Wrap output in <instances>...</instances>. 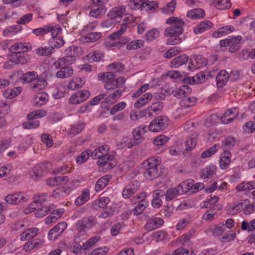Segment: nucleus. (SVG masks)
<instances>
[{"label":"nucleus","instance_id":"cd10ccee","mask_svg":"<svg viewBox=\"0 0 255 255\" xmlns=\"http://www.w3.org/2000/svg\"><path fill=\"white\" fill-rule=\"evenodd\" d=\"M152 95L149 93L144 94L135 102L134 104V107L138 108L144 106L152 99Z\"/></svg>","mask_w":255,"mask_h":255},{"label":"nucleus","instance_id":"7ed1b4c3","mask_svg":"<svg viewBox=\"0 0 255 255\" xmlns=\"http://www.w3.org/2000/svg\"><path fill=\"white\" fill-rule=\"evenodd\" d=\"M168 124L169 120L167 117L159 116L150 123L148 126V129L152 132L160 131L165 129Z\"/></svg>","mask_w":255,"mask_h":255},{"label":"nucleus","instance_id":"4d7b16f0","mask_svg":"<svg viewBox=\"0 0 255 255\" xmlns=\"http://www.w3.org/2000/svg\"><path fill=\"white\" fill-rule=\"evenodd\" d=\"M147 206V202L145 200H140L139 203L133 210L132 212L134 215L141 214Z\"/></svg>","mask_w":255,"mask_h":255},{"label":"nucleus","instance_id":"ddd939ff","mask_svg":"<svg viewBox=\"0 0 255 255\" xmlns=\"http://www.w3.org/2000/svg\"><path fill=\"white\" fill-rule=\"evenodd\" d=\"M191 92V89L187 85H184L172 91V94L177 98H185Z\"/></svg>","mask_w":255,"mask_h":255},{"label":"nucleus","instance_id":"dca6fc26","mask_svg":"<svg viewBox=\"0 0 255 255\" xmlns=\"http://www.w3.org/2000/svg\"><path fill=\"white\" fill-rule=\"evenodd\" d=\"M182 194L186 193L187 194H192L194 193L192 191L193 187V180L188 179L183 181L182 183L178 185Z\"/></svg>","mask_w":255,"mask_h":255},{"label":"nucleus","instance_id":"9d476101","mask_svg":"<svg viewBox=\"0 0 255 255\" xmlns=\"http://www.w3.org/2000/svg\"><path fill=\"white\" fill-rule=\"evenodd\" d=\"M8 59L15 64H25L29 60V57L26 53L10 52L8 55Z\"/></svg>","mask_w":255,"mask_h":255},{"label":"nucleus","instance_id":"c85d7f7f","mask_svg":"<svg viewBox=\"0 0 255 255\" xmlns=\"http://www.w3.org/2000/svg\"><path fill=\"white\" fill-rule=\"evenodd\" d=\"M73 70L71 67L67 66L61 68L56 73V76L58 78H67L72 76L73 74Z\"/></svg>","mask_w":255,"mask_h":255},{"label":"nucleus","instance_id":"f257e3e1","mask_svg":"<svg viewBox=\"0 0 255 255\" xmlns=\"http://www.w3.org/2000/svg\"><path fill=\"white\" fill-rule=\"evenodd\" d=\"M165 23L170 25L164 32V36L168 37L167 44L176 45L181 42L182 39L179 36L183 33L184 21L180 18L172 16L166 19Z\"/></svg>","mask_w":255,"mask_h":255},{"label":"nucleus","instance_id":"f704fd0d","mask_svg":"<svg viewBox=\"0 0 255 255\" xmlns=\"http://www.w3.org/2000/svg\"><path fill=\"white\" fill-rule=\"evenodd\" d=\"M213 24L209 21H206L200 22L194 29V32L195 34L202 33L206 29H208L212 27Z\"/></svg>","mask_w":255,"mask_h":255},{"label":"nucleus","instance_id":"49530a36","mask_svg":"<svg viewBox=\"0 0 255 255\" xmlns=\"http://www.w3.org/2000/svg\"><path fill=\"white\" fill-rule=\"evenodd\" d=\"M163 103L161 102H153L147 109L149 111H152L156 114H158L162 110Z\"/></svg>","mask_w":255,"mask_h":255},{"label":"nucleus","instance_id":"8fccbe9b","mask_svg":"<svg viewBox=\"0 0 255 255\" xmlns=\"http://www.w3.org/2000/svg\"><path fill=\"white\" fill-rule=\"evenodd\" d=\"M38 77L37 74L35 71L27 72L23 74L21 77L22 81L26 83L32 81Z\"/></svg>","mask_w":255,"mask_h":255},{"label":"nucleus","instance_id":"a18cd8bd","mask_svg":"<svg viewBox=\"0 0 255 255\" xmlns=\"http://www.w3.org/2000/svg\"><path fill=\"white\" fill-rule=\"evenodd\" d=\"M143 45V40L141 39L134 40L127 44L126 48L128 50H136L141 47Z\"/></svg>","mask_w":255,"mask_h":255},{"label":"nucleus","instance_id":"774afa93","mask_svg":"<svg viewBox=\"0 0 255 255\" xmlns=\"http://www.w3.org/2000/svg\"><path fill=\"white\" fill-rule=\"evenodd\" d=\"M181 52L180 47H174L170 48L164 54V57L166 58H170Z\"/></svg>","mask_w":255,"mask_h":255},{"label":"nucleus","instance_id":"6e6d98bb","mask_svg":"<svg viewBox=\"0 0 255 255\" xmlns=\"http://www.w3.org/2000/svg\"><path fill=\"white\" fill-rule=\"evenodd\" d=\"M197 135H196L185 141V143L187 151H191L195 148L197 143Z\"/></svg>","mask_w":255,"mask_h":255},{"label":"nucleus","instance_id":"c03bdc74","mask_svg":"<svg viewBox=\"0 0 255 255\" xmlns=\"http://www.w3.org/2000/svg\"><path fill=\"white\" fill-rule=\"evenodd\" d=\"M81 52V48L75 46H71L66 48L64 53L66 55L76 57L78 56Z\"/></svg>","mask_w":255,"mask_h":255},{"label":"nucleus","instance_id":"0e129e2a","mask_svg":"<svg viewBox=\"0 0 255 255\" xmlns=\"http://www.w3.org/2000/svg\"><path fill=\"white\" fill-rule=\"evenodd\" d=\"M23 127L25 129L35 128L39 126V122L37 120H28L22 124Z\"/></svg>","mask_w":255,"mask_h":255},{"label":"nucleus","instance_id":"6e6552de","mask_svg":"<svg viewBox=\"0 0 255 255\" xmlns=\"http://www.w3.org/2000/svg\"><path fill=\"white\" fill-rule=\"evenodd\" d=\"M5 201L7 204L18 205L27 201L26 197L22 193H15L8 194L5 197Z\"/></svg>","mask_w":255,"mask_h":255},{"label":"nucleus","instance_id":"a878e982","mask_svg":"<svg viewBox=\"0 0 255 255\" xmlns=\"http://www.w3.org/2000/svg\"><path fill=\"white\" fill-rule=\"evenodd\" d=\"M38 232V229L36 228H29L23 232L20 235L21 241L29 240L35 237Z\"/></svg>","mask_w":255,"mask_h":255},{"label":"nucleus","instance_id":"09e8293b","mask_svg":"<svg viewBox=\"0 0 255 255\" xmlns=\"http://www.w3.org/2000/svg\"><path fill=\"white\" fill-rule=\"evenodd\" d=\"M77 233L74 237V241L76 244H78L81 241L87 238L86 232L82 230V229L76 227Z\"/></svg>","mask_w":255,"mask_h":255},{"label":"nucleus","instance_id":"b1692460","mask_svg":"<svg viewBox=\"0 0 255 255\" xmlns=\"http://www.w3.org/2000/svg\"><path fill=\"white\" fill-rule=\"evenodd\" d=\"M236 142V139L232 136H228L222 141V148L223 152L229 151L235 145Z\"/></svg>","mask_w":255,"mask_h":255},{"label":"nucleus","instance_id":"412c9836","mask_svg":"<svg viewBox=\"0 0 255 255\" xmlns=\"http://www.w3.org/2000/svg\"><path fill=\"white\" fill-rule=\"evenodd\" d=\"M188 60V56L185 54L180 55L175 57L170 61V66L173 68H178L179 66L186 63Z\"/></svg>","mask_w":255,"mask_h":255},{"label":"nucleus","instance_id":"39448f33","mask_svg":"<svg viewBox=\"0 0 255 255\" xmlns=\"http://www.w3.org/2000/svg\"><path fill=\"white\" fill-rule=\"evenodd\" d=\"M116 77L115 74L113 72H104L100 73L98 75V79L100 81H104L106 84L104 88L107 90H114L115 89L114 79Z\"/></svg>","mask_w":255,"mask_h":255},{"label":"nucleus","instance_id":"a211bd4d","mask_svg":"<svg viewBox=\"0 0 255 255\" xmlns=\"http://www.w3.org/2000/svg\"><path fill=\"white\" fill-rule=\"evenodd\" d=\"M137 182H132L126 186L123 191V196L125 198H128L137 191Z\"/></svg>","mask_w":255,"mask_h":255},{"label":"nucleus","instance_id":"4468645a","mask_svg":"<svg viewBox=\"0 0 255 255\" xmlns=\"http://www.w3.org/2000/svg\"><path fill=\"white\" fill-rule=\"evenodd\" d=\"M247 200H241L235 203L227 210V213L229 215H234L243 209V204L247 203Z\"/></svg>","mask_w":255,"mask_h":255},{"label":"nucleus","instance_id":"c9c22d12","mask_svg":"<svg viewBox=\"0 0 255 255\" xmlns=\"http://www.w3.org/2000/svg\"><path fill=\"white\" fill-rule=\"evenodd\" d=\"M197 103V99L196 98L194 97H190L184 98L182 100H181L180 102V105L181 107L184 108H187L191 107H193Z\"/></svg>","mask_w":255,"mask_h":255},{"label":"nucleus","instance_id":"f03ea898","mask_svg":"<svg viewBox=\"0 0 255 255\" xmlns=\"http://www.w3.org/2000/svg\"><path fill=\"white\" fill-rule=\"evenodd\" d=\"M160 159H154L148 162V167L145 168L144 176L148 180L155 179L161 175V171L160 167Z\"/></svg>","mask_w":255,"mask_h":255},{"label":"nucleus","instance_id":"5fc2aeb1","mask_svg":"<svg viewBox=\"0 0 255 255\" xmlns=\"http://www.w3.org/2000/svg\"><path fill=\"white\" fill-rule=\"evenodd\" d=\"M219 147V144H215L211 147L206 149L201 154L202 158H204L212 156L217 151Z\"/></svg>","mask_w":255,"mask_h":255},{"label":"nucleus","instance_id":"37998d69","mask_svg":"<svg viewBox=\"0 0 255 255\" xmlns=\"http://www.w3.org/2000/svg\"><path fill=\"white\" fill-rule=\"evenodd\" d=\"M123 91L121 90H117L115 91L113 94L109 95L104 100L107 104H111L114 102L117 101L122 95Z\"/></svg>","mask_w":255,"mask_h":255},{"label":"nucleus","instance_id":"de8ad7c7","mask_svg":"<svg viewBox=\"0 0 255 255\" xmlns=\"http://www.w3.org/2000/svg\"><path fill=\"white\" fill-rule=\"evenodd\" d=\"M50 46L54 50V48H59L64 45L65 41L61 36L52 38L50 41Z\"/></svg>","mask_w":255,"mask_h":255},{"label":"nucleus","instance_id":"4be33fe9","mask_svg":"<svg viewBox=\"0 0 255 255\" xmlns=\"http://www.w3.org/2000/svg\"><path fill=\"white\" fill-rule=\"evenodd\" d=\"M215 170L216 167L214 165L205 168L201 171V178L205 181L212 178L216 174Z\"/></svg>","mask_w":255,"mask_h":255},{"label":"nucleus","instance_id":"ea45409f","mask_svg":"<svg viewBox=\"0 0 255 255\" xmlns=\"http://www.w3.org/2000/svg\"><path fill=\"white\" fill-rule=\"evenodd\" d=\"M107 9L105 5H101L96 8L91 9L90 11L89 14L91 16L94 18H98L101 15L105 14L106 12Z\"/></svg>","mask_w":255,"mask_h":255},{"label":"nucleus","instance_id":"052dcab7","mask_svg":"<svg viewBox=\"0 0 255 255\" xmlns=\"http://www.w3.org/2000/svg\"><path fill=\"white\" fill-rule=\"evenodd\" d=\"M127 28L128 24L127 23H123L122 24L120 29L111 34L109 36V38L112 40L115 39L116 38L119 37L120 36L122 35L127 29Z\"/></svg>","mask_w":255,"mask_h":255},{"label":"nucleus","instance_id":"13d9d810","mask_svg":"<svg viewBox=\"0 0 255 255\" xmlns=\"http://www.w3.org/2000/svg\"><path fill=\"white\" fill-rule=\"evenodd\" d=\"M90 150L82 152L76 158V162L79 164L85 163L89 158Z\"/></svg>","mask_w":255,"mask_h":255},{"label":"nucleus","instance_id":"4c0bfd02","mask_svg":"<svg viewBox=\"0 0 255 255\" xmlns=\"http://www.w3.org/2000/svg\"><path fill=\"white\" fill-rule=\"evenodd\" d=\"M214 5L219 9H225L229 8L232 4L230 0H214Z\"/></svg>","mask_w":255,"mask_h":255},{"label":"nucleus","instance_id":"bb28decb","mask_svg":"<svg viewBox=\"0 0 255 255\" xmlns=\"http://www.w3.org/2000/svg\"><path fill=\"white\" fill-rule=\"evenodd\" d=\"M125 7L123 5L116 6L112 8L108 12V16L111 19L121 17L125 11Z\"/></svg>","mask_w":255,"mask_h":255},{"label":"nucleus","instance_id":"e2e57ef3","mask_svg":"<svg viewBox=\"0 0 255 255\" xmlns=\"http://www.w3.org/2000/svg\"><path fill=\"white\" fill-rule=\"evenodd\" d=\"M122 145L128 148H131L134 146L137 145L135 141L132 138H129L128 137H124L122 140Z\"/></svg>","mask_w":255,"mask_h":255},{"label":"nucleus","instance_id":"f8f14e48","mask_svg":"<svg viewBox=\"0 0 255 255\" xmlns=\"http://www.w3.org/2000/svg\"><path fill=\"white\" fill-rule=\"evenodd\" d=\"M238 110L237 108H231L226 111L221 117L222 122L224 124L231 123L237 117Z\"/></svg>","mask_w":255,"mask_h":255},{"label":"nucleus","instance_id":"7c9ffc66","mask_svg":"<svg viewBox=\"0 0 255 255\" xmlns=\"http://www.w3.org/2000/svg\"><path fill=\"white\" fill-rule=\"evenodd\" d=\"M102 36V33L100 32H90L82 37L84 42H93L98 40Z\"/></svg>","mask_w":255,"mask_h":255},{"label":"nucleus","instance_id":"864d4df0","mask_svg":"<svg viewBox=\"0 0 255 255\" xmlns=\"http://www.w3.org/2000/svg\"><path fill=\"white\" fill-rule=\"evenodd\" d=\"M42 242L38 239L32 240L31 242H27L24 245L23 249L25 251L31 250L41 245Z\"/></svg>","mask_w":255,"mask_h":255},{"label":"nucleus","instance_id":"2f4dec72","mask_svg":"<svg viewBox=\"0 0 255 255\" xmlns=\"http://www.w3.org/2000/svg\"><path fill=\"white\" fill-rule=\"evenodd\" d=\"M90 192L87 189H85L82 191L80 196L75 200V204L77 206H80L86 203L89 199Z\"/></svg>","mask_w":255,"mask_h":255},{"label":"nucleus","instance_id":"69168bd1","mask_svg":"<svg viewBox=\"0 0 255 255\" xmlns=\"http://www.w3.org/2000/svg\"><path fill=\"white\" fill-rule=\"evenodd\" d=\"M53 52V49L51 47L50 48L48 47H41L39 48L36 50V53L40 56H49Z\"/></svg>","mask_w":255,"mask_h":255},{"label":"nucleus","instance_id":"6ab92c4d","mask_svg":"<svg viewBox=\"0 0 255 255\" xmlns=\"http://www.w3.org/2000/svg\"><path fill=\"white\" fill-rule=\"evenodd\" d=\"M229 80V74L225 70L220 71L216 76V82L218 87H224Z\"/></svg>","mask_w":255,"mask_h":255},{"label":"nucleus","instance_id":"f3484780","mask_svg":"<svg viewBox=\"0 0 255 255\" xmlns=\"http://www.w3.org/2000/svg\"><path fill=\"white\" fill-rule=\"evenodd\" d=\"M163 223L164 222L162 218H154L148 221L144 228L146 230L152 231L160 227Z\"/></svg>","mask_w":255,"mask_h":255},{"label":"nucleus","instance_id":"393cba45","mask_svg":"<svg viewBox=\"0 0 255 255\" xmlns=\"http://www.w3.org/2000/svg\"><path fill=\"white\" fill-rule=\"evenodd\" d=\"M231 153L230 151L223 152L220 157V165L222 169H227L231 162Z\"/></svg>","mask_w":255,"mask_h":255},{"label":"nucleus","instance_id":"0eeeda50","mask_svg":"<svg viewBox=\"0 0 255 255\" xmlns=\"http://www.w3.org/2000/svg\"><path fill=\"white\" fill-rule=\"evenodd\" d=\"M96 222L92 216L84 217L79 220L76 223V228H81L82 230L87 232L88 230L94 227Z\"/></svg>","mask_w":255,"mask_h":255},{"label":"nucleus","instance_id":"72a5a7b5","mask_svg":"<svg viewBox=\"0 0 255 255\" xmlns=\"http://www.w3.org/2000/svg\"><path fill=\"white\" fill-rule=\"evenodd\" d=\"M48 100V96L45 92L38 93L35 98L34 105L36 106H41L46 103Z\"/></svg>","mask_w":255,"mask_h":255},{"label":"nucleus","instance_id":"3c124183","mask_svg":"<svg viewBox=\"0 0 255 255\" xmlns=\"http://www.w3.org/2000/svg\"><path fill=\"white\" fill-rule=\"evenodd\" d=\"M100 239L101 238L99 236L92 237L83 244L82 247L80 246V249H83L84 250H87L100 241Z\"/></svg>","mask_w":255,"mask_h":255},{"label":"nucleus","instance_id":"aec40b11","mask_svg":"<svg viewBox=\"0 0 255 255\" xmlns=\"http://www.w3.org/2000/svg\"><path fill=\"white\" fill-rule=\"evenodd\" d=\"M190 64L191 65L189 66V69L194 68L198 69L201 68L203 65H206L207 63L204 57L199 55L193 57V59L190 61Z\"/></svg>","mask_w":255,"mask_h":255},{"label":"nucleus","instance_id":"a19ab883","mask_svg":"<svg viewBox=\"0 0 255 255\" xmlns=\"http://www.w3.org/2000/svg\"><path fill=\"white\" fill-rule=\"evenodd\" d=\"M204 15V10L200 8L193 9L188 11L187 13V16L188 17L194 19H199L203 17Z\"/></svg>","mask_w":255,"mask_h":255},{"label":"nucleus","instance_id":"9b49d317","mask_svg":"<svg viewBox=\"0 0 255 255\" xmlns=\"http://www.w3.org/2000/svg\"><path fill=\"white\" fill-rule=\"evenodd\" d=\"M149 0H131L129 1L128 5L129 8L133 10H137L141 9L142 10L143 8H145L146 10L151 9L152 7L148 3Z\"/></svg>","mask_w":255,"mask_h":255},{"label":"nucleus","instance_id":"423d86ee","mask_svg":"<svg viewBox=\"0 0 255 255\" xmlns=\"http://www.w3.org/2000/svg\"><path fill=\"white\" fill-rule=\"evenodd\" d=\"M90 95V93L87 90L79 91L72 95L69 101L71 104H79L86 101Z\"/></svg>","mask_w":255,"mask_h":255},{"label":"nucleus","instance_id":"473e14b6","mask_svg":"<svg viewBox=\"0 0 255 255\" xmlns=\"http://www.w3.org/2000/svg\"><path fill=\"white\" fill-rule=\"evenodd\" d=\"M50 166V163L48 161H45L40 164L38 165L34 169L33 173L35 174L36 177H40L43 172H46V169Z\"/></svg>","mask_w":255,"mask_h":255},{"label":"nucleus","instance_id":"c756f323","mask_svg":"<svg viewBox=\"0 0 255 255\" xmlns=\"http://www.w3.org/2000/svg\"><path fill=\"white\" fill-rule=\"evenodd\" d=\"M87 57L90 62H98L103 60L104 54L101 51L97 50L90 52Z\"/></svg>","mask_w":255,"mask_h":255},{"label":"nucleus","instance_id":"20e7f679","mask_svg":"<svg viewBox=\"0 0 255 255\" xmlns=\"http://www.w3.org/2000/svg\"><path fill=\"white\" fill-rule=\"evenodd\" d=\"M114 153L111 155L107 153L102 155L97 160V165L99 166H106L105 168L108 170L113 169L116 165Z\"/></svg>","mask_w":255,"mask_h":255},{"label":"nucleus","instance_id":"79ce46f5","mask_svg":"<svg viewBox=\"0 0 255 255\" xmlns=\"http://www.w3.org/2000/svg\"><path fill=\"white\" fill-rule=\"evenodd\" d=\"M86 124L81 121H79L76 124L71 127L70 134L76 135L80 133L85 127Z\"/></svg>","mask_w":255,"mask_h":255},{"label":"nucleus","instance_id":"680f3d73","mask_svg":"<svg viewBox=\"0 0 255 255\" xmlns=\"http://www.w3.org/2000/svg\"><path fill=\"white\" fill-rule=\"evenodd\" d=\"M50 29V25H45L43 27L34 29L32 32L37 36L43 35L49 32Z\"/></svg>","mask_w":255,"mask_h":255},{"label":"nucleus","instance_id":"e433bc0d","mask_svg":"<svg viewBox=\"0 0 255 255\" xmlns=\"http://www.w3.org/2000/svg\"><path fill=\"white\" fill-rule=\"evenodd\" d=\"M20 87L7 89L3 92V96L7 99H12L20 93Z\"/></svg>","mask_w":255,"mask_h":255},{"label":"nucleus","instance_id":"2eb2a0df","mask_svg":"<svg viewBox=\"0 0 255 255\" xmlns=\"http://www.w3.org/2000/svg\"><path fill=\"white\" fill-rule=\"evenodd\" d=\"M28 43H16L11 45L9 48L10 52L26 53L30 49Z\"/></svg>","mask_w":255,"mask_h":255},{"label":"nucleus","instance_id":"5701e85b","mask_svg":"<svg viewBox=\"0 0 255 255\" xmlns=\"http://www.w3.org/2000/svg\"><path fill=\"white\" fill-rule=\"evenodd\" d=\"M180 195H182V193L178 186L175 188H169L165 194V200L168 202L170 201Z\"/></svg>","mask_w":255,"mask_h":255},{"label":"nucleus","instance_id":"338daca9","mask_svg":"<svg viewBox=\"0 0 255 255\" xmlns=\"http://www.w3.org/2000/svg\"><path fill=\"white\" fill-rule=\"evenodd\" d=\"M159 35V32L156 29H152L147 32L145 35V38L147 41H152Z\"/></svg>","mask_w":255,"mask_h":255},{"label":"nucleus","instance_id":"bf43d9fd","mask_svg":"<svg viewBox=\"0 0 255 255\" xmlns=\"http://www.w3.org/2000/svg\"><path fill=\"white\" fill-rule=\"evenodd\" d=\"M176 5V1L175 0H172L171 1L167 4L166 6L162 8V11L165 14H170L173 12Z\"/></svg>","mask_w":255,"mask_h":255},{"label":"nucleus","instance_id":"1a4fd4ad","mask_svg":"<svg viewBox=\"0 0 255 255\" xmlns=\"http://www.w3.org/2000/svg\"><path fill=\"white\" fill-rule=\"evenodd\" d=\"M67 228V223L65 222L59 223L53 228L48 233V237L50 241H54L61 235Z\"/></svg>","mask_w":255,"mask_h":255},{"label":"nucleus","instance_id":"603ef678","mask_svg":"<svg viewBox=\"0 0 255 255\" xmlns=\"http://www.w3.org/2000/svg\"><path fill=\"white\" fill-rule=\"evenodd\" d=\"M141 126L135 128L132 131L133 139L137 145L140 144L142 140V133H141Z\"/></svg>","mask_w":255,"mask_h":255},{"label":"nucleus","instance_id":"58836bf2","mask_svg":"<svg viewBox=\"0 0 255 255\" xmlns=\"http://www.w3.org/2000/svg\"><path fill=\"white\" fill-rule=\"evenodd\" d=\"M104 149L105 152L109 150L110 147L108 145H104L96 148L93 151L90 150V154L93 159H98V160L101 157L102 154L101 153V150Z\"/></svg>","mask_w":255,"mask_h":255}]
</instances>
